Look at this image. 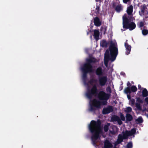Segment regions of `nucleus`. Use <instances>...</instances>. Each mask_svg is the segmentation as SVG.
<instances>
[{"label":"nucleus","instance_id":"nucleus-1","mask_svg":"<svg viewBox=\"0 0 148 148\" xmlns=\"http://www.w3.org/2000/svg\"><path fill=\"white\" fill-rule=\"evenodd\" d=\"M101 124V120L98 119L97 121L92 120L88 125V129L92 134L91 139L92 143L94 146L96 145V141L100 137V133L102 131Z\"/></svg>","mask_w":148,"mask_h":148},{"label":"nucleus","instance_id":"nucleus-2","mask_svg":"<svg viewBox=\"0 0 148 148\" xmlns=\"http://www.w3.org/2000/svg\"><path fill=\"white\" fill-rule=\"evenodd\" d=\"M95 95H97V97L100 100L106 102H107L111 95L110 94L106 93L103 91H100L98 93L97 86L94 84L90 89H88L86 95L88 99H91Z\"/></svg>","mask_w":148,"mask_h":148},{"label":"nucleus","instance_id":"nucleus-3","mask_svg":"<svg viewBox=\"0 0 148 148\" xmlns=\"http://www.w3.org/2000/svg\"><path fill=\"white\" fill-rule=\"evenodd\" d=\"M96 62V59L94 58H90L86 60V61L81 68L82 72V78L85 81L87 78V74L93 72V66L91 64Z\"/></svg>","mask_w":148,"mask_h":148},{"label":"nucleus","instance_id":"nucleus-4","mask_svg":"<svg viewBox=\"0 0 148 148\" xmlns=\"http://www.w3.org/2000/svg\"><path fill=\"white\" fill-rule=\"evenodd\" d=\"M132 17L127 18L124 15L123 17V28L129 29L130 30L134 29L136 27V25L132 21Z\"/></svg>","mask_w":148,"mask_h":148},{"label":"nucleus","instance_id":"nucleus-5","mask_svg":"<svg viewBox=\"0 0 148 148\" xmlns=\"http://www.w3.org/2000/svg\"><path fill=\"white\" fill-rule=\"evenodd\" d=\"M109 49L110 55V60L112 62H113L116 59L118 54V48L111 41Z\"/></svg>","mask_w":148,"mask_h":148},{"label":"nucleus","instance_id":"nucleus-6","mask_svg":"<svg viewBox=\"0 0 148 148\" xmlns=\"http://www.w3.org/2000/svg\"><path fill=\"white\" fill-rule=\"evenodd\" d=\"M91 103L90 104L97 108H100L101 105H105L107 104V102L104 101H100L96 99H93L92 100L90 99Z\"/></svg>","mask_w":148,"mask_h":148},{"label":"nucleus","instance_id":"nucleus-7","mask_svg":"<svg viewBox=\"0 0 148 148\" xmlns=\"http://www.w3.org/2000/svg\"><path fill=\"white\" fill-rule=\"evenodd\" d=\"M136 102L135 103V106L137 109L139 111L142 110L141 104H143L144 103V101L143 99H141L140 97H136ZM144 110H143V112Z\"/></svg>","mask_w":148,"mask_h":148},{"label":"nucleus","instance_id":"nucleus-8","mask_svg":"<svg viewBox=\"0 0 148 148\" xmlns=\"http://www.w3.org/2000/svg\"><path fill=\"white\" fill-rule=\"evenodd\" d=\"M99 84L100 86H104L108 82V78L107 76H103L98 77Z\"/></svg>","mask_w":148,"mask_h":148},{"label":"nucleus","instance_id":"nucleus-9","mask_svg":"<svg viewBox=\"0 0 148 148\" xmlns=\"http://www.w3.org/2000/svg\"><path fill=\"white\" fill-rule=\"evenodd\" d=\"M113 111L112 106H108L107 108H104L102 110V113L103 114H109Z\"/></svg>","mask_w":148,"mask_h":148},{"label":"nucleus","instance_id":"nucleus-10","mask_svg":"<svg viewBox=\"0 0 148 148\" xmlns=\"http://www.w3.org/2000/svg\"><path fill=\"white\" fill-rule=\"evenodd\" d=\"M112 147V143L108 140H106L104 142L103 148H111Z\"/></svg>","mask_w":148,"mask_h":148},{"label":"nucleus","instance_id":"nucleus-11","mask_svg":"<svg viewBox=\"0 0 148 148\" xmlns=\"http://www.w3.org/2000/svg\"><path fill=\"white\" fill-rule=\"evenodd\" d=\"M127 40H126V42L125 43V46L126 48V54L127 55H128L130 54L131 51V47L130 45H129L128 44L127 42Z\"/></svg>","mask_w":148,"mask_h":148},{"label":"nucleus","instance_id":"nucleus-12","mask_svg":"<svg viewBox=\"0 0 148 148\" xmlns=\"http://www.w3.org/2000/svg\"><path fill=\"white\" fill-rule=\"evenodd\" d=\"M95 73L99 77H101L102 75L103 72L102 68L101 67L97 68L95 71Z\"/></svg>","mask_w":148,"mask_h":148},{"label":"nucleus","instance_id":"nucleus-13","mask_svg":"<svg viewBox=\"0 0 148 148\" xmlns=\"http://www.w3.org/2000/svg\"><path fill=\"white\" fill-rule=\"evenodd\" d=\"M94 23L95 25L97 26H99L101 25V22L100 21L99 18L97 17L94 18Z\"/></svg>","mask_w":148,"mask_h":148},{"label":"nucleus","instance_id":"nucleus-14","mask_svg":"<svg viewBox=\"0 0 148 148\" xmlns=\"http://www.w3.org/2000/svg\"><path fill=\"white\" fill-rule=\"evenodd\" d=\"M133 10V7L132 5H130L129 7H127V12L129 15L132 16V12Z\"/></svg>","mask_w":148,"mask_h":148},{"label":"nucleus","instance_id":"nucleus-15","mask_svg":"<svg viewBox=\"0 0 148 148\" xmlns=\"http://www.w3.org/2000/svg\"><path fill=\"white\" fill-rule=\"evenodd\" d=\"M99 31L97 29H95L94 31V36L95 39L97 40L99 39Z\"/></svg>","mask_w":148,"mask_h":148},{"label":"nucleus","instance_id":"nucleus-16","mask_svg":"<svg viewBox=\"0 0 148 148\" xmlns=\"http://www.w3.org/2000/svg\"><path fill=\"white\" fill-rule=\"evenodd\" d=\"M126 120L125 122L128 123V122L131 121L133 119L132 116L129 114H127L125 116Z\"/></svg>","mask_w":148,"mask_h":148},{"label":"nucleus","instance_id":"nucleus-17","mask_svg":"<svg viewBox=\"0 0 148 148\" xmlns=\"http://www.w3.org/2000/svg\"><path fill=\"white\" fill-rule=\"evenodd\" d=\"M122 134H123L122 137L124 139H127L128 138V137L130 136L128 132V131L127 130H126L125 132H123Z\"/></svg>","mask_w":148,"mask_h":148},{"label":"nucleus","instance_id":"nucleus-18","mask_svg":"<svg viewBox=\"0 0 148 148\" xmlns=\"http://www.w3.org/2000/svg\"><path fill=\"white\" fill-rule=\"evenodd\" d=\"M109 42H107L105 40H103L100 43L101 46L103 47H107Z\"/></svg>","mask_w":148,"mask_h":148},{"label":"nucleus","instance_id":"nucleus-19","mask_svg":"<svg viewBox=\"0 0 148 148\" xmlns=\"http://www.w3.org/2000/svg\"><path fill=\"white\" fill-rule=\"evenodd\" d=\"M147 8L146 6L144 5L141 8V11L139 12V14L140 16L143 15L145 12V10Z\"/></svg>","mask_w":148,"mask_h":148},{"label":"nucleus","instance_id":"nucleus-20","mask_svg":"<svg viewBox=\"0 0 148 148\" xmlns=\"http://www.w3.org/2000/svg\"><path fill=\"white\" fill-rule=\"evenodd\" d=\"M142 95H139L140 97L142 96L143 97H146L148 96V91L145 88H144L142 91Z\"/></svg>","mask_w":148,"mask_h":148},{"label":"nucleus","instance_id":"nucleus-21","mask_svg":"<svg viewBox=\"0 0 148 148\" xmlns=\"http://www.w3.org/2000/svg\"><path fill=\"white\" fill-rule=\"evenodd\" d=\"M119 118L118 116L116 115H114L111 117V119L112 122L117 121Z\"/></svg>","mask_w":148,"mask_h":148},{"label":"nucleus","instance_id":"nucleus-22","mask_svg":"<svg viewBox=\"0 0 148 148\" xmlns=\"http://www.w3.org/2000/svg\"><path fill=\"white\" fill-rule=\"evenodd\" d=\"M123 138L122 137V135L120 134L118 135L117 141L118 143L119 144L123 142Z\"/></svg>","mask_w":148,"mask_h":148},{"label":"nucleus","instance_id":"nucleus-23","mask_svg":"<svg viewBox=\"0 0 148 148\" xmlns=\"http://www.w3.org/2000/svg\"><path fill=\"white\" fill-rule=\"evenodd\" d=\"M109 50L107 49L106 50L104 54V58L110 59V53Z\"/></svg>","mask_w":148,"mask_h":148},{"label":"nucleus","instance_id":"nucleus-24","mask_svg":"<svg viewBox=\"0 0 148 148\" xmlns=\"http://www.w3.org/2000/svg\"><path fill=\"white\" fill-rule=\"evenodd\" d=\"M110 125V123H107L106 125H104L103 127V130L105 132H107L109 129V127Z\"/></svg>","mask_w":148,"mask_h":148},{"label":"nucleus","instance_id":"nucleus-25","mask_svg":"<svg viewBox=\"0 0 148 148\" xmlns=\"http://www.w3.org/2000/svg\"><path fill=\"white\" fill-rule=\"evenodd\" d=\"M124 92L126 94H131V91L130 86H128L126 87L124 89Z\"/></svg>","mask_w":148,"mask_h":148},{"label":"nucleus","instance_id":"nucleus-26","mask_svg":"<svg viewBox=\"0 0 148 148\" xmlns=\"http://www.w3.org/2000/svg\"><path fill=\"white\" fill-rule=\"evenodd\" d=\"M136 129L135 128H133L130 131H128V132L130 136H132L135 134L136 132Z\"/></svg>","mask_w":148,"mask_h":148},{"label":"nucleus","instance_id":"nucleus-27","mask_svg":"<svg viewBox=\"0 0 148 148\" xmlns=\"http://www.w3.org/2000/svg\"><path fill=\"white\" fill-rule=\"evenodd\" d=\"M130 88L131 89V91L133 92H136L137 90V87L134 85L132 86L131 87H130Z\"/></svg>","mask_w":148,"mask_h":148},{"label":"nucleus","instance_id":"nucleus-28","mask_svg":"<svg viewBox=\"0 0 148 148\" xmlns=\"http://www.w3.org/2000/svg\"><path fill=\"white\" fill-rule=\"evenodd\" d=\"M130 103L132 106H133L135 104V100L134 99H132L130 100Z\"/></svg>","mask_w":148,"mask_h":148},{"label":"nucleus","instance_id":"nucleus-29","mask_svg":"<svg viewBox=\"0 0 148 148\" xmlns=\"http://www.w3.org/2000/svg\"><path fill=\"white\" fill-rule=\"evenodd\" d=\"M133 145L132 142H130L127 145L126 148H132Z\"/></svg>","mask_w":148,"mask_h":148},{"label":"nucleus","instance_id":"nucleus-30","mask_svg":"<svg viewBox=\"0 0 148 148\" xmlns=\"http://www.w3.org/2000/svg\"><path fill=\"white\" fill-rule=\"evenodd\" d=\"M110 60V59H106L104 58V64L106 67H107L108 66V63L109 61Z\"/></svg>","mask_w":148,"mask_h":148},{"label":"nucleus","instance_id":"nucleus-31","mask_svg":"<svg viewBox=\"0 0 148 148\" xmlns=\"http://www.w3.org/2000/svg\"><path fill=\"white\" fill-rule=\"evenodd\" d=\"M94 106H93V105L90 104V110L91 112H95L96 110V109L95 108Z\"/></svg>","mask_w":148,"mask_h":148},{"label":"nucleus","instance_id":"nucleus-32","mask_svg":"<svg viewBox=\"0 0 148 148\" xmlns=\"http://www.w3.org/2000/svg\"><path fill=\"white\" fill-rule=\"evenodd\" d=\"M116 10L118 12H119L121 10V7L120 5H117L115 8Z\"/></svg>","mask_w":148,"mask_h":148},{"label":"nucleus","instance_id":"nucleus-33","mask_svg":"<svg viewBox=\"0 0 148 148\" xmlns=\"http://www.w3.org/2000/svg\"><path fill=\"white\" fill-rule=\"evenodd\" d=\"M136 121L139 123H141L143 122V119L141 117H139L136 120Z\"/></svg>","mask_w":148,"mask_h":148},{"label":"nucleus","instance_id":"nucleus-34","mask_svg":"<svg viewBox=\"0 0 148 148\" xmlns=\"http://www.w3.org/2000/svg\"><path fill=\"white\" fill-rule=\"evenodd\" d=\"M132 108L131 107H128L126 110H125V111L127 113H129L132 112Z\"/></svg>","mask_w":148,"mask_h":148},{"label":"nucleus","instance_id":"nucleus-35","mask_svg":"<svg viewBox=\"0 0 148 148\" xmlns=\"http://www.w3.org/2000/svg\"><path fill=\"white\" fill-rule=\"evenodd\" d=\"M100 11V7L97 5L95 9V13L97 14H98L99 13Z\"/></svg>","mask_w":148,"mask_h":148},{"label":"nucleus","instance_id":"nucleus-36","mask_svg":"<svg viewBox=\"0 0 148 148\" xmlns=\"http://www.w3.org/2000/svg\"><path fill=\"white\" fill-rule=\"evenodd\" d=\"M142 34L144 36L148 34V30L147 29H143L142 31Z\"/></svg>","mask_w":148,"mask_h":148},{"label":"nucleus","instance_id":"nucleus-37","mask_svg":"<svg viewBox=\"0 0 148 148\" xmlns=\"http://www.w3.org/2000/svg\"><path fill=\"white\" fill-rule=\"evenodd\" d=\"M120 116L121 118V120L123 121H125V118L123 114L122 113H120Z\"/></svg>","mask_w":148,"mask_h":148},{"label":"nucleus","instance_id":"nucleus-38","mask_svg":"<svg viewBox=\"0 0 148 148\" xmlns=\"http://www.w3.org/2000/svg\"><path fill=\"white\" fill-rule=\"evenodd\" d=\"M106 91L107 92L109 93L108 94H110L112 92V90L110 86H108L106 88Z\"/></svg>","mask_w":148,"mask_h":148},{"label":"nucleus","instance_id":"nucleus-39","mask_svg":"<svg viewBox=\"0 0 148 148\" xmlns=\"http://www.w3.org/2000/svg\"><path fill=\"white\" fill-rule=\"evenodd\" d=\"M97 81V80L94 78H91L89 81V83L90 84H92L94 82Z\"/></svg>","mask_w":148,"mask_h":148},{"label":"nucleus","instance_id":"nucleus-40","mask_svg":"<svg viewBox=\"0 0 148 148\" xmlns=\"http://www.w3.org/2000/svg\"><path fill=\"white\" fill-rule=\"evenodd\" d=\"M145 100L146 103H147V104H148V97H146V98H145ZM147 112H148V108L147 109ZM147 116L148 117V114H147Z\"/></svg>","mask_w":148,"mask_h":148},{"label":"nucleus","instance_id":"nucleus-41","mask_svg":"<svg viewBox=\"0 0 148 148\" xmlns=\"http://www.w3.org/2000/svg\"><path fill=\"white\" fill-rule=\"evenodd\" d=\"M117 122H118V124L119 125H121L123 123L121 121V120L120 118L117 121Z\"/></svg>","mask_w":148,"mask_h":148},{"label":"nucleus","instance_id":"nucleus-42","mask_svg":"<svg viewBox=\"0 0 148 148\" xmlns=\"http://www.w3.org/2000/svg\"><path fill=\"white\" fill-rule=\"evenodd\" d=\"M144 23L142 21H141L140 22L139 24V26L140 27H141L144 26Z\"/></svg>","mask_w":148,"mask_h":148},{"label":"nucleus","instance_id":"nucleus-43","mask_svg":"<svg viewBox=\"0 0 148 148\" xmlns=\"http://www.w3.org/2000/svg\"><path fill=\"white\" fill-rule=\"evenodd\" d=\"M103 29L104 30V34H105L106 31V29L105 28H104L103 27H101L100 30L102 31Z\"/></svg>","mask_w":148,"mask_h":148},{"label":"nucleus","instance_id":"nucleus-44","mask_svg":"<svg viewBox=\"0 0 148 148\" xmlns=\"http://www.w3.org/2000/svg\"><path fill=\"white\" fill-rule=\"evenodd\" d=\"M127 94V97L128 99L129 100L131 99V97L130 94Z\"/></svg>","mask_w":148,"mask_h":148},{"label":"nucleus","instance_id":"nucleus-45","mask_svg":"<svg viewBox=\"0 0 148 148\" xmlns=\"http://www.w3.org/2000/svg\"><path fill=\"white\" fill-rule=\"evenodd\" d=\"M123 2L124 3H127L130 0H123Z\"/></svg>","mask_w":148,"mask_h":148},{"label":"nucleus","instance_id":"nucleus-46","mask_svg":"<svg viewBox=\"0 0 148 148\" xmlns=\"http://www.w3.org/2000/svg\"><path fill=\"white\" fill-rule=\"evenodd\" d=\"M131 84L129 82H128L127 83V86H131Z\"/></svg>","mask_w":148,"mask_h":148},{"label":"nucleus","instance_id":"nucleus-47","mask_svg":"<svg viewBox=\"0 0 148 148\" xmlns=\"http://www.w3.org/2000/svg\"><path fill=\"white\" fill-rule=\"evenodd\" d=\"M138 88L139 89H141V87L140 84H138Z\"/></svg>","mask_w":148,"mask_h":148},{"label":"nucleus","instance_id":"nucleus-48","mask_svg":"<svg viewBox=\"0 0 148 148\" xmlns=\"http://www.w3.org/2000/svg\"><path fill=\"white\" fill-rule=\"evenodd\" d=\"M121 75H125V73H123V72H121Z\"/></svg>","mask_w":148,"mask_h":148},{"label":"nucleus","instance_id":"nucleus-49","mask_svg":"<svg viewBox=\"0 0 148 148\" xmlns=\"http://www.w3.org/2000/svg\"><path fill=\"white\" fill-rule=\"evenodd\" d=\"M141 92L140 91H138V94L139 93H140Z\"/></svg>","mask_w":148,"mask_h":148},{"label":"nucleus","instance_id":"nucleus-50","mask_svg":"<svg viewBox=\"0 0 148 148\" xmlns=\"http://www.w3.org/2000/svg\"><path fill=\"white\" fill-rule=\"evenodd\" d=\"M146 18H148V16H146Z\"/></svg>","mask_w":148,"mask_h":148},{"label":"nucleus","instance_id":"nucleus-51","mask_svg":"<svg viewBox=\"0 0 148 148\" xmlns=\"http://www.w3.org/2000/svg\"><path fill=\"white\" fill-rule=\"evenodd\" d=\"M99 0H96V1H97V2H98V1H99Z\"/></svg>","mask_w":148,"mask_h":148},{"label":"nucleus","instance_id":"nucleus-52","mask_svg":"<svg viewBox=\"0 0 148 148\" xmlns=\"http://www.w3.org/2000/svg\"><path fill=\"white\" fill-rule=\"evenodd\" d=\"M88 34H89V32H87V35H88Z\"/></svg>","mask_w":148,"mask_h":148},{"label":"nucleus","instance_id":"nucleus-53","mask_svg":"<svg viewBox=\"0 0 148 148\" xmlns=\"http://www.w3.org/2000/svg\"><path fill=\"white\" fill-rule=\"evenodd\" d=\"M90 38H92V35H91V36H90Z\"/></svg>","mask_w":148,"mask_h":148},{"label":"nucleus","instance_id":"nucleus-54","mask_svg":"<svg viewBox=\"0 0 148 148\" xmlns=\"http://www.w3.org/2000/svg\"><path fill=\"white\" fill-rule=\"evenodd\" d=\"M147 15H148V12L147 13Z\"/></svg>","mask_w":148,"mask_h":148},{"label":"nucleus","instance_id":"nucleus-55","mask_svg":"<svg viewBox=\"0 0 148 148\" xmlns=\"http://www.w3.org/2000/svg\"><path fill=\"white\" fill-rule=\"evenodd\" d=\"M111 148H112V147Z\"/></svg>","mask_w":148,"mask_h":148}]
</instances>
